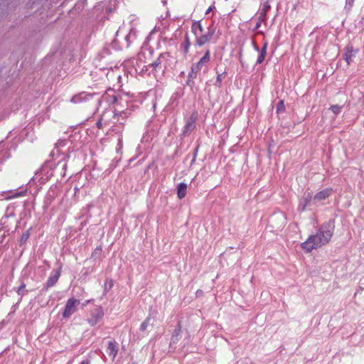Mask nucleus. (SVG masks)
Masks as SVG:
<instances>
[{
  "mask_svg": "<svg viewBox=\"0 0 364 364\" xmlns=\"http://www.w3.org/2000/svg\"><path fill=\"white\" fill-rule=\"evenodd\" d=\"M190 46L191 41L188 36L186 34L184 38V41L181 43V46L184 54H187L189 52Z\"/></svg>",
  "mask_w": 364,
  "mask_h": 364,
  "instance_id": "nucleus-15",
  "label": "nucleus"
},
{
  "mask_svg": "<svg viewBox=\"0 0 364 364\" xmlns=\"http://www.w3.org/2000/svg\"><path fill=\"white\" fill-rule=\"evenodd\" d=\"M169 56L168 53H163L159 55L156 60L149 65V67L152 68L153 70H156L160 68L161 65L168 60Z\"/></svg>",
  "mask_w": 364,
  "mask_h": 364,
  "instance_id": "nucleus-8",
  "label": "nucleus"
},
{
  "mask_svg": "<svg viewBox=\"0 0 364 364\" xmlns=\"http://www.w3.org/2000/svg\"><path fill=\"white\" fill-rule=\"evenodd\" d=\"M104 311L101 306H97L90 314V316L87 319L90 326H95L104 316Z\"/></svg>",
  "mask_w": 364,
  "mask_h": 364,
  "instance_id": "nucleus-5",
  "label": "nucleus"
},
{
  "mask_svg": "<svg viewBox=\"0 0 364 364\" xmlns=\"http://www.w3.org/2000/svg\"><path fill=\"white\" fill-rule=\"evenodd\" d=\"M106 352H107V355L109 357H111L112 360H114L118 353L117 343L114 341H109L108 343V346L106 349Z\"/></svg>",
  "mask_w": 364,
  "mask_h": 364,
  "instance_id": "nucleus-11",
  "label": "nucleus"
},
{
  "mask_svg": "<svg viewBox=\"0 0 364 364\" xmlns=\"http://www.w3.org/2000/svg\"><path fill=\"white\" fill-rule=\"evenodd\" d=\"M198 117L197 112H193L186 121L183 127V134L184 136L189 135L196 128V122Z\"/></svg>",
  "mask_w": 364,
  "mask_h": 364,
  "instance_id": "nucleus-6",
  "label": "nucleus"
},
{
  "mask_svg": "<svg viewBox=\"0 0 364 364\" xmlns=\"http://www.w3.org/2000/svg\"><path fill=\"white\" fill-rule=\"evenodd\" d=\"M267 43H265L263 46V47L260 51V53L257 58V64H261L264 61L265 56L267 55Z\"/></svg>",
  "mask_w": 364,
  "mask_h": 364,
  "instance_id": "nucleus-16",
  "label": "nucleus"
},
{
  "mask_svg": "<svg viewBox=\"0 0 364 364\" xmlns=\"http://www.w3.org/2000/svg\"><path fill=\"white\" fill-rule=\"evenodd\" d=\"M335 225L333 220L324 223L315 235H310L308 239L301 243V247L306 252H311L327 245L331 240Z\"/></svg>",
  "mask_w": 364,
  "mask_h": 364,
  "instance_id": "nucleus-1",
  "label": "nucleus"
},
{
  "mask_svg": "<svg viewBox=\"0 0 364 364\" xmlns=\"http://www.w3.org/2000/svg\"><path fill=\"white\" fill-rule=\"evenodd\" d=\"M87 303H89V301H87L86 302H85V304H83V306H85V304H87Z\"/></svg>",
  "mask_w": 364,
  "mask_h": 364,
  "instance_id": "nucleus-32",
  "label": "nucleus"
},
{
  "mask_svg": "<svg viewBox=\"0 0 364 364\" xmlns=\"http://www.w3.org/2000/svg\"><path fill=\"white\" fill-rule=\"evenodd\" d=\"M29 235H30V233H29V231L28 230H26V232H24L21 238H20V241H19V244L20 245H22L23 244H24L27 240L28 239L29 237Z\"/></svg>",
  "mask_w": 364,
  "mask_h": 364,
  "instance_id": "nucleus-19",
  "label": "nucleus"
},
{
  "mask_svg": "<svg viewBox=\"0 0 364 364\" xmlns=\"http://www.w3.org/2000/svg\"><path fill=\"white\" fill-rule=\"evenodd\" d=\"M180 331H181V326H180V324H178V328L174 330V332L171 336V343H170L171 347H173V346L178 341Z\"/></svg>",
  "mask_w": 364,
  "mask_h": 364,
  "instance_id": "nucleus-14",
  "label": "nucleus"
},
{
  "mask_svg": "<svg viewBox=\"0 0 364 364\" xmlns=\"http://www.w3.org/2000/svg\"><path fill=\"white\" fill-rule=\"evenodd\" d=\"M333 193L332 188H325L317 193L314 197V201L320 202L328 198Z\"/></svg>",
  "mask_w": 364,
  "mask_h": 364,
  "instance_id": "nucleus-9",
  "label": "nucleus"
},
{
  "mask_svg": "<svg viewBox=\"0 0 364 364\" xmlns=\"http://www.w3.org/2000/svg\"><path fill=\"white\" fill-rule=\"evenodd\" d=\"M152 53H153V52H152L151 50H149V55L151 56V55H152Z\"/></svg>",
  "mask_w": 364,
  "mask_h": 364,
  "instance_id": "nucleus-29",
  "label": "nucleus"
},
{
  "mask_svg": "<svg viewBox=\"0 0 364 364\" xmlns=\"http://www.w3.org/2000/svg\"><path fill=\"white\" fill-rule=\"evenodd\" d=\"M87 303H89V301H87L86 302H85V304H83V306H85V304H87Z\"/></svg>",
  "mask_w": 364,
  "mask_h": 364,
  "instance_id": "nucleus-31",
  "label": "nucleus"
},
{
  "mask_svg": "<svg viewBox=\"0 0 364 364\" xmlns=\"http://www.w3.org/2000/svg\"><path fill=\"white\" fill-rule=\"evenodd\" d=\"M187 184L185 183H180L177 186V196L178 198L182 199L186 195Z\"/></svg>",
  "mask_w": 364,
  "mask_h": 364,
  "instance_id": "nucleus-12",
  "label": "nucleus"
},
{
  "mask_svg": "<svg viewBox=\"0 0 364 364\" xmlns=\"http://www.w3.org/2000/svg\"><path fill=\"white\" fill-rule=\"evenodd\" d=\"M151 320V318L149 316H148L143 322L141 324V326H140V329L142 331H144L147 326H149V321Z\"/></svg>",
  "mask_w": 364,
  "mask_h": 364,
  "instance_id": "nucleus-21",
  "label": "nucleus"
},
{
  "mask_svg": "<svg viewBox=\"0 0 364 364\" xmlns=\"http://www.w3.org/2000/svg\"><path fill=\"white\" fill-rule=\"evenodd\" d=\"M60 276V268L57 270H53L50 277H48L47 282L44 285V289L47 290L48 288L53 287L58 282L59 277Z\"/></svg>",
  "mask_w": 364,
  "mask_h": 364,
  "instance_id": "nucleus-7",
  "label": "nucleus"
},
{
  "mask_svg": "<svg viewBox=\"0 0 364 364\" xmlns=\"http://www.w3.org/2000/svg\"><path fill=\"white\" fill-rule=\"evenodd\" d=\"M80 364H90V361L89 360H82Z\"/></svg>",
  "mask_w": 364,
  "mask_h": 364,
  "instance_id": "nucleus-26",
  "label": "nucleus"
},
{
  "mask_svg": "<svg viewBox=\"0 0 364 364\" xmlns=\"http://www.w3.org/2000/svg\"><path fill=\"white\" fill-rule=\"evenodd\" d=\"M210 60V50H206L204 55L197 63L192 64L188 76V82L191 80L196 79L198 73L207 66Z\"/></svg>",
  "mask_w": 364,
  "mask_h": 364,
  "instance_id": "nucleus-3",
  "label": "nucleus"
},
{
  "mask_svg": "<svg viewBox=\"0 0 364 364\" xmlns=\"http://www.w3.org/2000/svg\"><path fill=\"white\" fill-rule=\"evenodd\" d=\"M26 287V284L24 283H22L21 285L18 287L17 290V293L18 295H23L24 293L23 292V289Z\"/></svg>",
  "mask_w": 364,
  "mask_h": 364,
  "instance_id": "nucleus-25",
  "label": "nucleus"
},
{
  "mask_svg": "<svg viewBox=\"0 0 364 364\" xmlns=\"http://www.w3.org/2000/svg\"><path fill=\"white\" fill-rule=\"evenodd\" d=\"M355 0H346V8L348 10H350L353 6Z\"/></svg>",
  "mask_w": 364,
  "mask_h": 364,
  "instance_id": "nucleus-24",
  "label": "nucleus"
},
{
  "mask_svg": "<svg viewBox=\"0 0 364 364\" xmlns=\"http://www.w3.org/2000/svg\"><path fill=\"white\" fill-rule=\"evenodd\" d=\"M259 26V23H257V28Z\"/></svg>",
  "mask_w": 364,
  "mask_h": 364,
  "instance_id": "nucleus-33",
  "label": "nucleus"
},
{
  "mask_svg": "<svg viewBox=\"0 0 364 364\" xmlns=\"http://www.w3.org/2000/svg\"><path fill=\"white\" fill-rule=\"evenodd\" d=\"M355 56V53L351 46H348L346 47V51L344 55V59L346 61L347 64L349 65L352 58Z\"/></svg>",
  "mask_w": 364,
  "mask_h": 364,
  "instance_id": "nucleus-13",
  "label": "nucleus"
},
{
  "mask_svg": "<svg viewBox=\"0 0 364 364\" xmlns=\"http://www.w3.org/2000/svg\"><path fill=\"white\" fill-rule=\"evenodd\" d=\"M312 200V196L310 193L304 194V196L300 199L298 205V210L299 211H304L306 208L309 205Z\"/></svg>",
  "mask_w": 364,
  "mask_h": 364,
  "instance_id": "nucleus-10",
  "label": "nucleus"
},
{
  "mask_svg": "<svg viewBox=\"0 0 364 364\" xmlns=\"http://www.w3.org/2000/svg\"><path fill=\"white\" fill-rule=\"evenodd\" d=\"M87 95H84V93H81V94H79V95H75L74 97H72L71 99V102H73V103H78V102H82L83 100H85L86 97Z\"/></svg>",
  "mask_w": 364,
  "mask_h": 364,
  "instance_id": "nucleus-17",
  "label": "nucleus"
},
{
  "mask_svg": "<svg viewBox=\"0 0 364 364\" xmlns=\"http://www.w3.org/2000/svg\"><path fill=\"white\" fill-rule=\"evenodd\" d=\"M97 127H98L99 128H100V127H101V122H100V121L97 122Z\"/></svg>",
  "mask_w": 364,
  "mask_h": 364,
  "instance_id": "nucleus-28",
  "label": "nucleus"
},
{
  "mask_svg": "<svg viewBox=\"0 0 364 364\" xmlns=\"http://www.w3.org/2000/svg\"><path fill=\"white\" fill-rule=\"evenodd\" d=\"M285 110V107L284 104V101L281 100L278 102L277 107V112H284Z\"/></svg>",
  "mask_w": 364,
  "mask_h": 364,
  "instance_id": "nucleus-22",
  "label": "nucleus"
},
{
  "mask_svg": "<svg viewBox=\"0 0 364 364\" xmlns=\"http://www.w3.org/2000/svg\"><path fill=\"white\" fill-rule=\"evenodd\" d=\"M87 303H89V301H87L86 302H85V304H83V306H85V304H87Z\"/></svg>",
  "mask_w": 364,
  "mask_h": 364,
  "instance_id": "nucleus-30",
  "label": "nucleus"
},
{
  "mask_svg": "<svg viewBox=\"0 0 364 364\" xmlns=\"http://www.w3.org/2000/svg\"><path fill=\"white\" fill-rule=\"evenodd\" d=\"M79 304V299L74 298L69 299L65 304L63 317L65 318H69L77 311Z\"/></svg>",
  "mask_w": 364,
  "mask_h": 364,
  "instance_id": "nucleus-4",
  "label": "nucleus"
},
{
  "mask_svg": "<svg viewBox=\"0 0 364 364\" xmlns=\"http://www.w3.org/2000/svg\"><path fill=\"white\" fill-rule=\"evenodd\" d=\"M113 287V280L112 279H106L104 284V292L106 294Z\"/></svg>",
  "mask_w": 364,
  "mask_h": 364,
  "instance_id": "nucleus-18",
  "label": "nucleus"
},
{
  "mask_svg": "<svg viewBox=\"0 0 364 364\" xmlns=\"http://www.w3.org/2000/svg\"><path fill=\"white\" fill-rule=\"evenodd\" d=\"M223 74L224 73L218 74L217 76V78H216V80L215 82V85L217 86L218 87H221V82H222V78H223Z\"/></svg>",
  "mask_w": 364,
  "mask_h": 364,
  "instance_id": "nucleus-23",
  "label": "nucleus"
},
{
  "mask_svg": "<svg viewBox=\"0 0 364 364\" xmlns=\"http://www.w3.org/2000/svg\"><path fill=\"white\" fill-rule=\"evenodd\" d=\"M342 108V106L334 105L331 106L330 109L333 112V114H338L341 113Z\"/></svg>",
  "mask_w": 364,
  "mask_h": 364,
  "instance_id": "nucleus-20",
  "label": "nucleus"
},
{
  "mask_svg": "<svg viewBox=\"0 0 364 364\" xmlns=\"http://www.w3.org/2000/svg\"><path fill=\"white\" fill-rule=\"evenodd\" d=\"M145 54H146V53H145L144 51L141 52V53L139 54V60H141V57H142V56H144V55H145Z\"/></svg>",
  "mask_w": 364,
  "mask_h": 364,
  "instance_id": "nucleus-27",
  "label": "nucleus"
},
{
  "mask_svg": "<svg viewBox=\"0 0 364 364\" xmlns=\"http://www.w3.org/2000/svg\"><path fill=\"white\" fill-rule=\"evenodd\" d=\"M191 31L195 36V45L202 47L210 42L215 32L213 26L204 28L200 21H193L191 25Z\"/></svg>",
  "mask_w": 364,
  "mask_h": 364,
  "instance_id": "nucleus-2",
  "label": "nucleus"
}]
</instances>
